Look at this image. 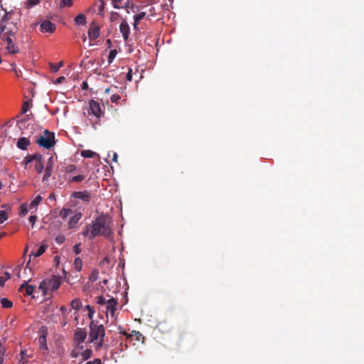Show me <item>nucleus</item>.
<instances>
[{
    "label": "nucleus",
    "mask_w": 364,
    "mask_h": 364,
    "mask_svg": "<svg viewBox=\"0 0 364 364\" xmlns=\"http://www.w3.org/2000/svg\"><path fill=\"white\" fill-rule=\"evenodd\" d=\"M146 16H147V15H146V12H144V11H141V12L139 13L138 14H136V15H135V16H134V22L133 26H134V29L135 31H138V26H138L139 22L141 19H143V18H146Z\"/></svg>",
    "instance_id": "412c9836"
},
{
    "label": "nucleus",
    "mask_w": 364,
    "mask_h": 364,
    "mask_svg": "<svg viewBox=\"0 0 364 364\" xmlns=\"http://www.w3.org/2000/svg\"><path fill=\"white\" fill-rule=\"evenodd\" d=\"M3 40L6 41L7 46L6 47V50L9 53L11 54H17L19 53V48L14 43L13 39L10 36L3 37Z\"/></svg>",
    "instance_id": "1a4fd4ad"
},
{
    "label": "nucleus",
    "mask_w": 364,
    "mask_h": 364,
    "mask_svg": "<svg viewBox=\"0 0 364 364\" xmlns=\"http://www.w3.org/2000/svg\"><path fill=\"white\" fill-rule=\"evenodd\" d=\"M63 65V61L59 62L58 64L50 63V68L52 73H56Z\"/></svg>",
    "instance_id": "c85d7f7f"
},
{
    "label": "nucleus",
    "mask_w": 364,
    "mask_h": 364,
    "mask_svg": "<svg viewBox=\"0 0 364 364\" xmlns=\"http://www.w3.org/2000/svg\"><path fill=\"white\" fill-rule=\"evenodd\" d=\"M126 78L128 81L132 80V70L131 68L129 69Z\"/></svg>",
    "instance_id": "8fccbe9b"
},
{
    "label": "nucleus",
    "mask_w": 364,
    "mask_h": 364,
    "mask_svg": "<svg viewBox=\"0 0 364 364\" xmlns=\"http://www.w3.org/2000/svg\"><path fill=\"white\" fill-rule=\"evenodd\" d=\"M36 218H36V215H31V216H29L28 220H29L30 223L31 224V225H34V223H35V222L36 220Z\"/></svg>",
    "instance_id": "864d4df0"
},
{
    "label": "nucleus",
    "mask_w": 364,
    "mask_h": 364,
    "mask_svg": "<svg viewBox=\"0 0 364 364\" xmlns=\"http://www.w3.org/2000/svg\"><path fill=\"white\" fill-rule=\"evenodd\" d=\"M29 145L30 140L26 137H20L16 144L17 147L21 150H27Z\"/></svg>",
    "instance_id": "6ab92c4d"
},
{
    "label": "nucleus",
    "mask_w": 364,
    "mask_h": 364,
    "mask_svg": "<svg viewBox=\"0 0 364 364\" xmlns=\"http://www.w3.org/2000/svg\"><path fill=\"white\" fill-rule=\"evenodd\" d=\"M38 154H32V155H27L24 159H23V163L25 164V167L30 163H31L32 161H36V159H37V156H38Z\"/></svg>",
    "instance_id": "bb28decb"
},
{
    "label": "nucleus",
    "mask_w": 364,
    "mask_h": 364,
    "mask_svg": "<svg viewBox=\"0 0 364 364\" xmlns=\"http://www.w3.org/2000/svg\"><path fill=\"white\" fill-rule=\"evenodd\" d=\"M28 102H26L23 103V106H22V108H21L22 112L26 113L28 110Z\"/></svg>",
    "instance_id": "603ef678"
},
{
    "label": "nucleus",
    "mask_w": 364,
    "mask_h": 364,
    "mask_svg": "<svg viewBox=\"0 0 364 364\" xmlns=\"http://www.w3.org/2000/svg\"><path fill=\"white\" fill-rule=\"evenodd\" d=\"M56 29V26L54 23L48 20L43 21L41 23V31L42 32L53 33Z\"/></svg>",
    "instance_id": "ddd939ff"
},
{
    "label": "nucleus",
    "mask_w": 364,
    "mask_h": 364,
    "mask_svg": "<svg viewBox=\"0 0 364 364\" xmlns=\"http://www.w3.org/2000/svg\"><path fill=\"white\" fill-rule=\"evenodd\" d=\"M36 143L41 147L50 149L55 144V134L46 129L43 132V135L36 139Z\"/></svg>",
    "instance_id": "7ed1b4c3"
},
{
    "label": "nucleus",
    "mask_w": 364,
    "mask_h": 364,
    "mask_svg": "<svg viewBox=\"0 0 364 364\" xmlns=\"http://www.w3.org/2000/svg\"><path fill=\"white\" fill-rule=\"evenodd\" d=\"M90 106V112L89 114H91L96 117L97 118H100L103 115V112L102 110V107L100 103L94 100H91L89 102Z\"/></svg>",
    "instance_id": "0eeeda50"
},
{
    "label": "nucleus",
    "mask_w": 364,
    "mask_h": 364,
    "mask_svg": "<svg viewBox=\"0 0 364 364\" xmlns=\"http://www.w3.org/2000/svg\"><path fill=\"white\" fill-rule=\"evenodd\" d=\"M54 166V159L53 156L49 157L46 163L45 173L43 177V181H48L49 178L52 175L53 169Z\"/></svg>",
    "instance_id": "9d476101"
},
{
    "label": "nucleus",
    "mask_w": 364,
    "mask_h": 364,
    "mask_svg": "<svg viewBox=\"0 0 364 364\" xmlns=\"http://www.w3.org/2000/svg\"><path fill=\"white\" fill-rule=\"evenodd\" d=\"M75 21L77 24L78 25H85L86 24V17L84 14H78L75 18Z\"/></svg>",
    "instance_id": "a878e982"
},
{
    "label": "nucleus",
    "mask_w": 364,
    "mask_h": 364,
    "mask_svg": "<svg viewBox=\"0 0 364 364\" xmlns=\"http://www.w3.org/2000/svg\"><path fill=\"white\" fill-rule=\"evenodd\" d=\"M65 240V237L63 235H59L55 237V241L58 244L61 245Z\"/></svg>",
    "instance_id": "a19ab883"
},
{
    "label": "nucleus",
    "mask_w": 364,
    "mask_h": 364,
    "mask_svg": "<svg viewBox=\"0 0 364 364\" xmlns=\"http://www.w3.org/2000/svg\"><path fill=\"white\" fill-rule=\"evenodd\" d=\"M107 300L103 296H98L96 297V302L98 304L106 305Z\"/></svg>",
    "instance_id": "4c0bfd02"
},
{
    "label": "nucleus",
    "mask_w": 364,
    "mask_h": 364,
    "mask_svg": "<svg viewBox=\"0 0 364 364\" xmlns=\"http://www.w3.org/2000/svg\"><path fill=\"white\" fill-rule=\"evenodd\" d=\"M82 88L83 90H85V89H87L88 88V84L87 82L84 81L82 84Z\"/></svg>",
    "instance_id": "680f3d73"
},
{
    "label": "nucleus",
    "mask_w": 364,
    "mask_h": 364,
    "mask_svg": "<svg viewBox=\"0 0 364 364\" xmlns=\"http://www.w3.org/2000/svg\"><path fill=\"white\" fill-rule=\"evenodd\" d=\"M116 55H117V50L115 49L111 50L109 51V55H108V59H107L109 64H111L112 63V61L114 60V59L116 57Z\"/></svg>",
    "instance_id": "2f4dec72"
},
{
    "label": "nucleus",
    "mask_w": 364,
    "mask_h": 364,
    "mask_svg": "<svg viewBox=\"0 0 364 364\" xmlns=\"http://www.w3.org/2000/svg\"><path fill=\"white\" fill-rule=\"evenodd\" d=\"M121 99V97L118 94H114L111 96V102L113 103H118L119 100Z\"/></svg>",
    "instance_id": "79ce46f5"
},
{
    "label": "nucleus",
    "mask_w": 364,
    "mask_h": 364,
    "mask_svg": "<svg viewBox=\"0 0 364 364\" xmlns=\"http://www.w3.org/2000/svg\"><path fill=\"white\" fill-rule=\"evenodd\" d=\"M4 354H5V348L0 343V364H2L4 362Z\"/></svg>",
    "instance_id": "a18cd8bd"
},
{
    "label": "nucleus",
    "mask_w": 364,
    "mask_h": 364,
    "mask_svg": "<svg viewBox=\"0 0 364 364\" xmlns=\"http://www.w3.org/2000/svg\"><path fill=\"white\" fill-rule=\"evenodd\" d=\"M90 328V342L99 340V346L103 344L104 337L105 335V328L102 324H97L94 321H91L89 325Z\"/></svg>",
    "instance_id": "f03ea898"
},
{
    "label": "nucleus",
    "mask_w": 364,
    "mask_h": 364,
    "mask_svg": "<svg viewBox=\"0 0 364 364\" xmlns=\"http://www.w3.org/2000/svg\"><path fill=\"white\" fill-rule=\"evenodd\" d=\"M111 223V218L107 215H101L96 218L92 228H107Z\"/></svg>",
    "instance_id": "6e6552de"
},
{
    "label": "nucleus",
    "mask_w": 364,
    "mask_h": 364,
    "mask_svg": "<svg viewBox=\"0 0 364 364\" xmlns=\"http://www.w3.org/2000/svg\"><path fill=\"white\" fill-rule=\"evenodd\" d=\"M122 0H112L114 8H115V9H119V8H120V6H119L117 5V4L121 3V2H122Z\"/></svg>",
    "instance_id": "5fc2aeb1"
},
{
    "label": "nucleus",
    "mask_w": 364,
    "mask_h": 364,
    "mask_svg": "<svg viewBox=\"0 0 364 364\" xmlns=\"http://www.w3.org/2000/svg\"><path fill=\"white\" fill-rule=\"evenodd\" d=\"M117 305V301L114 299L111 298L109 299L106 304V309L107 311L109 312L112 316L114 314V311L116 310V306Z\"/></svg>",
    "instance_id": "dca6fc26"
},
{
    "label": "nucleus",
    "mask_w": 364,
    "mask_h": 364,
    "mask_svg": "<svg viewBox=\"0 0 364 364\" xmlns=\"http://www.w3.org/2000/svg\"><path fill=\"white\" fill-rule=\"evenodd\" d=\"M65 80V77H63V76H60V77H59L56 80V82L59 84V83L63 82Z\"/></svg>",
    "instance_id": "13d9d810"
},
{
    "label": "nucleus",
    "mask_w": 364,
    "mask_h": 364,
    "mask_svg": "<svg viewBox=\"0 0 364 364\" xmlns=\"http://www.w3.org/2000/svg\"><path fill=\"white\" fill-rule=\"evenodd\" d=\"M70 306L73 309L77 311L81 308L82 302L80 299L75 298L71 301Z\"/></svg>",
    "instance_id": "393cba45"
},
{
    "label": "nucleus",
    "mask_w": 364,
    "mask_h": 364,
    "mask_svg": "<svg viewBox=\"0 0 364 364\" xmlns=\"http://www.w3.org/2000/svg\"><path fill=\"white\" fill-rule=\"evenodd\" d=\"M156 16V10L154 6H151L149 10V14L146 16V19H150L151 16Z\"/></svg>",
    "instance_id": "c03bdc74"
},
{
    "label": "nucleus",
    "mask_w": 364,
    "mask_h": 364,
    "mask_svg": "<svg viewBox=\"0 0 364 364\" xmlns=\"http://www.w3.org/2000/svg\"><path fill=\"white\" fill-rule=\"evenodd\" d=\"M75 268L77 272L81 271L82 267V262L80 257H76L74 260Z\"/></svg>",
    "instance_id": "7c9ffc66"
},
{
    "label": "nucleus",
    "mask_w": 364,
    "mask_h": 364,
    "mask_svg": "<svg viewBox=\"0 0 364 364\" xmlns=\"http://www.w3.org/2000/svg\"><path fill=\"white\" fill-rule=\"evenodd\" d=\"M8 219V213L5 210H0V224Z\"/></svg>",
    "instance_id": "f704fd0d"
},
{
    "label": "nucleus",
    "mask_w": 364,
    "mask_h": 364,
    "mask_svg": "<svg viewBox=\"0 0 364 364\" xmlns=\"http://www.w3.org/2000/svg\"><path fill=\"white\" fill-rule=\"evenodd\" d=\"M73 4V0H61L60 3V7L64 8L65 6L70 7Z\"/></svg>",
    "instance_id": "473e14b6"
},
{
    "label": "nucleus",
    "mask_w": 364,
    "mask_h": 364,
    "mask_svg": "<svg viewBox=\"0 0 364 364\" xmlns=\"http://www.w3.org/2000/svg\"><path fill=\"white\" fill-rule=\"evenodd\" d=\"M20 21V14L14 11H6L5 14L2 16L1 23L4 31V36H14L18 31V23Z\"/></svg>",
    "instance_id": "f257e3e1"
},
{
    "label": "nucleus",
    "mask_w": 364,
    "mask_h": 364,
    "mask_svg": "<svg viewBox=\"0 0 364 364\" xmlns=\"http://www.w3.org/2000/svg\"><path fill=\"white\" fill-rule=\"evenodd\" d=\"M21 265L16 266L14 269V272L16 273L18 278L21 277Z\"/></svg>",
    "instance_id": "49530a36"
},
{
    "label": "nucleus",
    "mask_w": 364,
    "mask_h": 364,
    "mask_svg": "<svg viewBox=\"0 0 364 364\" xmlns=\"http://www.w3.org/2000/svg\"><path fill=\"white\" fill-rule=\"evenodd\" d=\"M6 281V279L4 277H0V286L4 287L5 282Z\"/></svg>",
    "instance_id": "4d7b16f0"
},
{
    "label": "nucleus",
    "mask_w": 364,
    "mask_h": 364,
    "mask_svg": "<svg viewBox=\"0 0 364 364\" xmlns=\"http://www.w3.org/2000/svg\"><path fill=\"white\" fill-rule=\"evenodd\" d=\"M91 355H92V350H86L82 354L83 360H87L88 358H90Z\"/></svg>",
    "instance_id": "37998d69"
},
{
    "label": "nucleus",
    "mask_w": 364,
    "mask_h": 364,
    "mask_svg": "<svg viewBox=\"0 0 364 364\" xmlns=\"http://www.w3.org/2000/svg\"><path fill=\"white\" fill-rule=\"evenodd\" d=\"M81 156L84 158H94L99 157V155L91 150H82L81 151Z\"/></svg>",
    "instance_id": "b1692460"
},
{
    "label": "nucleus",
    "mask_w": 364,
    "mask_h": 364,
    "mask_svg": "<svg viewBox=\"0 0 364 364\" xmlns=\"http://www.w3.org/2000/svg\"><path fill=\"white\" fill-rule=\"evenodd\" d=\"M29 263H30V260L27 262L26 266V267L24 269V274H27L28 273L27 269H28L30 272L31 271V269L28 267Z\"/></svg>",
    "instance_id": "052dcab7"
},
{
    "label": "nucleus",
    "mask_w": 364,
    "mask_h": 364,
    "mask_svg": "<svg viewBox=\"0 0 364 364\" xmlns=\"http://www.w3.org/2000/svg\"><path fill=\"white\" fill-rule=\"evenodd\" d=\"M73 252L76 254V255H79L80 252H81V249H80V244H76L74 247H73Z\"/></svg>",
    "instance_id": "09e8293b"
},
{
    "label": "nucleus",
    "mask_w": 364,
    "mask_h": 364,
    "mask_svg": "<svg viewBox=\"0 0 364 364\" xmlns=\"http://www.w3.org/2000/svg\"><path fill=\"white\" fill-rule=\"evenodd\" d=\"M92 363V364H102L100 359H95Z\"/></svg>",
    "instance_id": "e2e57ef3"
},
{
    "label": "nucleus",
    "mask_w": 364,
    "mask_h": 364,
    "mask_svg": "<svg viewBox=\"0 0 364 364\" xmlns=\"http://www.w3.org/2000/svg\"><path fill=\"white\" fill-rule=\"evenodd\" d=\"M106 43L109 46V47H110V46H111V45H112V41H111V40H110V39H107V40L106 41Z\"/></svg>",
    "instance_id": "774afa93"
},
{
    "label": "nucleus",
    "mask_w": 364,
    "mask_h": 364,
    "mask_svg": "<svg viewBox=\"0 0 364 364\" xmlns=\"http://www.w3.org/2000/svg\"><path fill=\"white\" fill-rule=\"evenodd\" d=\"M60 311L62 312L63 316H67L68 314V309L65 306H61L60 308Z\"/></svg>",
    "instance_id": "de8ad7c7"
},
{
    "label": "nucleus",
    "mask_w": 364,
    "mask_h": 364,
    "mask_svg": "<svg viewBox=\"0 0 364 364\" xmlns=\"http://www.w3.org/2000/svg\"><path fill=\"white\" fill-rule=\"evenodd\" d=\"M100 26L95 22H92L88 30V37L90 41H95L100 36Z\"/></svg>",
    "instance_id": "9b49d317"
},
{
    "label": "nucleus",
    "mask_w": 364,
    "mask_h": 364,
    "mask_svg": "<svg viewBox=\"0 0 364 364\" xmlns=\"http://www.w3.org/2000/svg\"><path fill=\"white\" fill-rule=\"evenodd\" d=\"M21 360H23L24 359H26V353L24 351H21Z\"/></svg>",
    "instance_id": "0e129e2a"
},
{
    "label": "nucleus",
    "mask_w": 364,
    "mask_h": 364,
    "mask_svg": "<svg viewBox=\"0 0 364 364\" xmlns=\"http://www.w3.org/2000/svg\"><path fill=\"white\" fill-rule=\"evenodd\" d=\"M85 308L88 311V314H87L88 318L90 319H91L92 321H93L92 318H93V316H94V314H95V309L90 305H87L85 306Z\"/></svg>",
    "instance_id": "72a5a7b5"
},
{
    "label": "nucleus",
    "mask_w": 364,
    "mask_h": 364,
    "mask_svg": "<svg viewBox=\"0 0 364 364\" xmlns=\"http://www.w3.org/2000/svg\"><path fill=\"white\" fill-rule=\"evenodd\" d=\"M28 211V205L26 203H23L20 206V213L22 215H25Z\"/></svg>",
    "instance_id": "c9c22d12"
},
{
    "label": "nucleus",
    "mask_w": 364,
    "mask_h": 364,
    "mask_svg": "<svg viewBox=\"0 0 364 364\" xmlns=\"http://www.w3.org/2000/svg\"><path fill=\"white\" fill-rule=\"evenodd\" d=\"M82 234L89 239H93L97 236L109 237L112 234V229H85Z\"/></svg>",
    "instance_id": "423d86ee"
},
{
    "label": "nucleus",
    "mask_w": 364,
    "mask_h": 364,
    "mask_svg": "<svg viewBox=\"0 0 364 364\" xmlns=\"http://www.w3.org/2000/svg\"><path fill=\"white\" fill-rule=\"evenodd\" d=\"M98 278V271L97 269H95L92 271V274L90 276V280L95 282Z\"/></svg>",
    "instance_id": "58836bf2"
},
{
    "label": "nucleus",
    "mask_w": 364,
    "mask_h": 364,
    "mask_svg": "<svg viewBox=\"0 0 364 364\" xmlns=\"http://www.w3.org/2000/svg\"><path fill=\"white\" fill-rule=\"evenodd\" d=\"M41 335L39 336L38 338V343L40 345L41 348L42 349H46L47 345H46V328L42 327L41 328Z\"/></svg>",
    "instance_id": "a211bd4d"
},
{
    "label": "nucleus",
    "mask_w": 364,
    "mask_h": 364,
    "mask_svg": "<svg viewBox=\"0 0 364 364\" xmlns=\"http://www.w3.org/2000/svg\"><path fill=\"white\" fill-rule=\"evenodd\" d=\"M5 275H6L5 278L6 279V280L9 279L11 278V274L8 272H5Z\"/></svg>",
    "instance_id": "338daca9"
},
{
    "label": "nucleus",
    "mask_w": 364,
    "mask_h": 364,
    "mask_svg": "<svg viewBox=\"0 0 364 364\" xmlns=\"http://www.w3.org/2000/svg\"><path fill=\"white\" fill-rule=\"evenodd\" d=\"M75 168L76 167L74 165H69L66 168V171L68 173H71V172H73V171H74L75 170Z\"/></svg>",
    "instance_id": "3c124183"
},
{
    "label": "nucleus",
    "mask_w": 364,
    "mask_h": 364,
    "mask_svg": "<svg viewBox=\"0 0 364 364\" xmlns=\"http://www.w3.org/2000/svg\"><path fill=\"white\" fill-rule=\"evenodd\" d=\"M119 30L122 34L124 41H127L129 36L130 29L129 26L126 20H122L119 26Z\"/></svg>",
    "instance_id": "2eb2a0df"
},
{
    "label": "nucleus",
    "mask_w": 364,
    "mask_h": 364,
    "mask_svg": "<svg viewBox=\"0 0 364 364\" xmlns=\"http://www.w3.org/2000/svg\"><path fill=\"white\" fill-rule=\"evenodd\" d=\"M41 0H27L26 4L28 7H33L40 3Z\"/></svg>",
    "instance_id": "ea45409f"
},
{
    "label": "nucleus",
    "mask_w": 364,
    "mask_h": 364,
    "mask_svg": "<svg viewBox=\"0 0 364 364\" xmlns=\"http://www.w3.org/2000/svg\"><path fill=\"white\" fill-rule=\"evenodd\" d=\"M85 178V176L84 175H78V176H75L72 177L70 179V181H71V182H80V181H83Z\"/></svg>",
    "instance_id": "e433bc0d"
},
{
    "label": "nucleus",
    "mask_w": 364,
    "mask_h": 364,
    "mask_svg": "<svg viewBox=\"0 0 364 364\" xmlns=\"http://www.w3.org/2000/svg\"><path fill=\"white\" fill-rule=\"evenodd\" d=\"M35 170L37 171L38 173H41L44 168V164L43 161V156L41 154H38L37 159L35 161Z\"/></svg>",
    "instance_id": "aec40b11"
},
{
    "label": "nucleus",
    "mask_w": 364,
    "mask_h": 364,
    "mask_svg": "<svg viewBox=\"0 0 364 364\" xmlns=\"http://www.w3.org/2000/svg\"><path fill=\"white\" fill-rule=\"evenodd\" d=\"M71 215H73L68 220L69 228L75 227L82 218V214L80 212L74 213L70 208H63L60 212V216L63 220H65L68 216Z\"/></svg>",
    "instance_id": "20e7f679"
},
{
    "label": "nucleus",
    "mask_w": 364,
    "mask_h": 364,
    "mask_svg": "<svg viewBox=\"0 0 364 364\" xmlns=\"http://www.w3.org/2000/svg\"><path fill=\"white\" fill-rule=\"evenodd\" d=\"M124 334L126 335L128 338L134 336L136 337V340L138 341L144 339V336L139 331H133L132 333L129 335H127L126 333H124Z\"/></svg>",
    "instance_id": "cd10ccee"
},
{
    "label": "nucleus",
    "mask_w": 364,
    "mask_h": 364,
    "mask_svg": "<svg viewBox=\"0 0 364 364\" xmlns=\"http://www.w3.org/2000/svg\"><path fill=\"white\" fill-rule=\"evenodd\" d=\"M47 247H48V246L46 245H45V244L41 245L35 253L32 252L30 255V258L32 256H35V257L41 256L46 252Z\"/></svg>",
    "instance_id": "4be33fe9"
},
{
    "label": "nucleus",
    "mask_w": 364,
    "mask_h": 364,
    "mask_svg": "<svg viewBox=\"0 0 364 364\" xmlns=\"http://www.w3.org/2000/svg\"><path fill=\"white\" fill-rule=\"evenodd\" d=\"M3 36H4V31H3V28H2V23L1 22L0 23V38L3 39Z\"/></svg>",
    "instance_id": "bf43d9fd"
},
{
    "label": "nucleus",
    "mask_w": 364,
    "mask_h": 364,
    "mask_svg": "<svg viewBox=\"0 0 364 364\" xmlns=\"http://www.w3.org/2000/svg\"><path fill=\"white\" fill-rule=\"evenodd\" d=\"M31 280V278H28V279L24 281V282L20 286L18 289L20 291H22L23 289H25L26 294L28 296L31 295L34 291V287L28 284V282H29Z\"/></svg>",
    "instance_id": "f3484780"
},
{
    "label": "nucleus",
    "mask_w": 364,
    "mask_h": 364,
    "mask_svg": "<svg viewBox=\"0 0 364 364\" xmlns=\"http://www.w3.org/2000/svg\"><path fill=\"white\" fill-rule=\"evenodd\" d=\"M43 198L41 196H37L30 203L29 209H36L38 204L42 201Z\"/></svg>",
    "instance_id": "5701e85b"
},
{
    "label": "nucleus",
    "mask_w": 364,
    "mask_h": 364,
    "mask_svg": "<svg viewBox=\"0 0 364 364\" xmlns=\"http://www.w3.org/2000/svg\"><path fill=\"white\" fill-rule=\"evenodd\" d=\"M87 337V331L85 329L77 328L74 334L75 341L77 344L82 343Z\"/></svg>",
    "instance_id": "4468645a"
},
{
    "label": "nucleus",
    "mask_w": 364,
    "mask_h": 364,
    "mask_svg": "<svg viewBox=\"0 0 364 364\" xmlns=\"http://www.w3.org/2000/svg\"><path fill=\"white\" fill-rule=\"evenodd\" d=\"M61 284V281L59 277L53 276L50 279H47L42 281L39 285V288L44 292L48 289L51 291L57 290Z\"/></svg>",
    "instance_id": "39448f33"
},
{
    "label": "nucleus",
    "mask_w": 364,
    "mask_h": 364,
    "mask_svg": "<svg viewBox=\"0 0 364 364\" xmlns=\"http://www.w3.org/2000/svg\"><path fill=\"white\" fill-rule=\"evenodd\" d=\"M104 8H105V2H102L100 3V6L99 7V14H102V12L104 11Z\"/></svg>",
    "instance_id": "6e6d98bb"
},
{
    "label": "nucleus",
    "mask_w": 364,
    "mask_h": 364,
    "mask_svg": "<svg viewBox=\"0 0 364 364\" xmlns=\"http://www.w3.org/2000/svg\"><path fill=\"white\" fill-rule=\"evenodd\" d=\"M117 157H118L117 154V153H114L113 157H112V160L114 161L117 162Z\"/></svg>",
    "instance_id": "69168bd1"
},
{
    "label": "nucleus",
    "mask_w": 364,
    "mask_h": 364,
    "mask_svg": "<svg viewBox=\"0 0 364 364\" xmlns=\"http://www.w3.org/2000/svg\"><path fill=\"white\" fill-rule=\"evenodd\" d=\"M72 197L81 199L84 202H89L91 199V194L87 191H75L72 193Z\"/></svg>",
    "instance_id": "f8f14e48"
},
{
    "label": "nucleus",
    "mask_w": 364,
    "mask_h": 364,
    "mask_svg": "<svg viewBox=\"0 0 364 364\" xmlns=\"http://www.w3.org/2000/svg\"><path fill=\"white\" fill-rule=\"evenodd\" d=\"M1 304L4 308H11L13 306V303L6 298L1 299Z\"/></svg>",
    "instance_id": "c756f323"
}]
</instances>
